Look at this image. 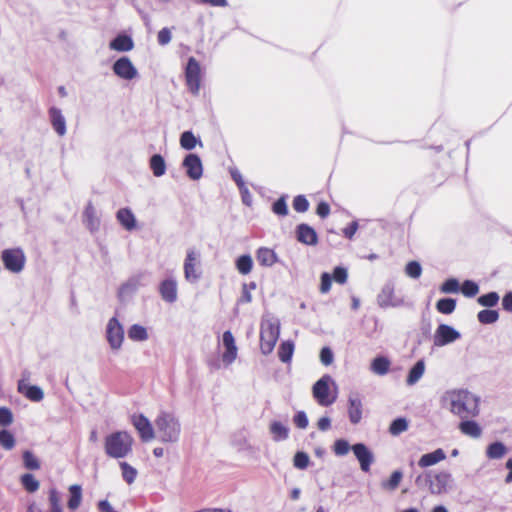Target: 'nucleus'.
Listing matches in <instances>:
<instances>
[{"label":"nucleus","instance_id":"f257e3e1","mask_svg":"<svg viewBox=\"0 0 512 512\" xmlns=\"http://www.w3.org/2000/svg\"><path fill=\"white\" fill-rule=\"evenodd\" d=\"M450 411L461 419H469L479 414V399L466 390L451 391Z\"/></svg>","mask_w":512,"mask_h":512},{"label":"nucleus","instance_id":"f03ea898","mask_svg":"<svg viewBox=\"0 0 512 512\" xmlns=\"http://www.w3.org/2000/svg\"><path fill=\"white\" fill-rule=\"evenodd\" d=\"M133 443L134 439L128 432L118 431L106 437L104 449L110 457L124 458L132 451Z\"/></svg>","mask_w":512,"mask_h":512},{"label":"nucleus","instance_id":"7ed1b4c3","mask_svg":"<svg viewBox=\"0 0 512 512\" xmlns=\"http://www.w3.org/2000/svg\"><path fill=\"white\" fill-rule=\"evenodd\" d=\"M155 426L160 441L172 443L179 439L180 423L173 414L161 412L155 419Z\"/></svg>","mask_w":512,"mask_h":512},{"label":"nucleus","instance_id":"20e7f679","mask_svg":"<svg viewBox=\"0 0 512 512\" xmlns=\"http://www.w3.org/2000/svg\"><path fill=\"white\" fill-rule=\"evenodd\" d=\"M280 325L278 322L267 321L261 324L260 349L265 355L270 354L279 338Z\"/></svg>","mask_w":512,"mask_h":512},{"label":"nucleus","instance_id":"39448f33","mask_svg":"<svg viewBox=\"0 0 512 512\" xmlns=\"http://www.w3.org/2000/svg\"><path fill=\"white\" fill-rule=\"evenodd\" d=\"M1 260L5 269L12 273H20L26 263V257L22 249L11 248L5 249L1 253Z\"/></svg>","mask_w":512,"mask_h":512},{"label":"nucleus","instance_id":"423d86ee","mask_svg":"<svg viewBox=\"0 0 512 512\" xmlns=\"http://www.w3.org/2000/svg\"><path fill=\"white\" fill-rule=\"evenodd\" d=\"M331 378L329 375H324L320 378L312 388V394L316 402L321 406H330L336 401V395L330 392L329 383Z\"/></svg>","mask_w":512,"mask_h":512},{"label":"nucleus","instance_id":"0eeeda50","mask_svg":"<svg viewBox=\"0 0 512 512\" xmlns=\"http://www.w3.org/2000/svg\"><path fill=\"white\" fill-rule=\"evenodd\" d=\"M185 81L188 90L192 94L197 95L199 93L201 84V67L199 62L194 57H190L188 59L185 68Z\"/></svg>","mask_w":512,"mask_h":512},{"label":"nucleus","instance_id":"6e6552de","mask_svg":"<svg viewBox=\"0 0 512 512\" xmlns=\"http://www.w3.org/2000/svg\"><path fill=\"white\" fill-rule=\"evenodd\" d=\"M201 274L200 254L195 249H190L184 261L185 279L190 283H196L200 279Z\"/></svg>","mask_w":512,"mask_h":512},{"label":"nucleus","instance_id":"1a4fd4ad","mask_svg":"<svg viewBox=\"0 0 512 512\" xmlns=\"http://www.w3.org/2000/svg\"><path fill=\"white\" fill-rule=\"evenodd\" d=\"M131 423L137 430L139 437L143 442H149L155 437L152 424L143 414L132 415Z\"/></svg>","mask_w":512,"mask_h":512},{"label":"nucleus","instance_id":"9d476101","mask_svg":"<svg viewBox=\"0 0 512 512\" xmlns=\"http://www.w3.org/2000/svg\"><path fill=\"white\" fill-rule=\"evenodd\" d=\"M460 338V333L447 324H440L434 334V345L441 347Z\"/></svg>","mask_w":512,"mask_h":512},{"label":"nucleus","instance_id":"9b49d317","mask_svg":"<svg viewBox=\"0 0 512 512\" xmlns=\"http://www.w3.org/2000/svg\"><path fill=\"white\" fill-rule=\"evenodd\" d=\"M112 70L115 75L124 80H132L138 74L131 60L125 56L114 62Z\"/></svg>","mask_w":512,"mask_h":512},{"label":"nucleus","instance_id":"f8f14e48","mask_svg":"<svg viewBox=\"0 0 512 512\" xmlns=\"http://www.w3.org/2000/svg\"><path fill=\"white\" fill-rule=\"evenodd\" d=\"M106 338L113 349H118L123 342L124 331L115 317L111 318L107 324Z\"/></svg>","mask_w":512,"mask_h":512},{"label":"nucleus","instance_id":"ddd939ff","mask_svg":"<svg viewBox=\"0 0 512 512\" xmlns=\"http://www.w3.org/2000/svg\"><path fill=\"white\" fill-rule=\"evenodd\" d=\"M351 450L359 461L361 470L363 472H369L374 461V457L368 447L363 443H357L351 446Z\"/></svg>","mask_w":512,"mask_h":512},{"label":"nucleus","instance_id":"4468645a","mask_svg":"<svg viewBox=\"0 0 512 512\" xmlns=\"http://www.w3.org/2000/svg\"><path fill=\"white\" fill-rule=\"evenodd\" d=\"M183 167L186 169L187 176L192 180H198L203 174L201 159L196 154H188L183 160Z\"/></svg>","mask_w":512,"mask_h":512},{"label":"nucleus","instance_id":"2eb2a0df","mask_svg":"<svg viewBox=\"0 0 512 512\" xmlns=\"http://www.w3.org/2000/svg\"><path fill=\"white\" fill-rule=\"evenodd\" d=\"M223 346L225 347V352L222 354V361L224 364L230 365L236 359L238 350L234 336L229 330L223 333Z\"/></svg>","mask_w":512,"mask_h":512},{"label":"nucleus","instance_id":"dca6fc26","mask_svg":"<svg viewBox=\"0 0 512 512\" xmlns=\"http://www.w3.org/2000/svg\"><path fill=\"white\" fill-rule=\"evenodd\" d=\"M377 301L380 307H396L399 306L402 301L395 295V290L392 285H385L381 292L377 296Z\"/></svg>","mask_w":512,"mask_h":512},{"label":"nucleus","instance_id":"f3484780","mask_svg":"<svg viewBox=\"0 0 512 512\" xmlns=\"http://www.w3.org/2000/svg\"><path fill=\"white\" fill-rule=\"evenodd\" d=\"M297 240L305 245L314 246L318 243L316 231L308 224H299L296 228Z\"/></svg>","mask_w":512,"mask_h":512},{"label":"nucleus","instance_id":"a211bd4d","mask_svg":"<svg viewBox=\"0 0 512 512\" xmlns=\"http://www.w3.org/2000/svg\"><path fill=\"white\" fill-rule=\"evenodd\" d=\"M161 298L168 303H173L177 299V283L174 279H165L159 285Z\"/></svg>","mask_w":512,"mask_h":512},{"label":"nucleus","instance_id":"6ab92c4d","mask_svg":"<svg viewBox=\"0 0 512 512\" xmlns=\"http://www.w3.org/2000/svg\"><path fill=\"white\" fill-rule=\"evenodd\" d=\"M348 403L349 420L352 424H358L362 419V401L358 395H350Z\"/></svg>","mask_w":512,"mask_h":512},{"label":"nucleus","instance_id":"aec40b11","mask_svg":"<svg viewBox=\"0 0 512 512\" xmlns=\"http://www.w3.org/2000/svg\"><path fill=\"white\" fill-rule=\"evenodd\" d=\"M446 459V454L443 449L438 448L431 453L424 454L420 457L418 465L421 468H426L435 465Z\"/></svg>","mask_w":512,"mask_h":512},{"label":"nucleus","instance_id":"412c9836","mask_svg":"<svg viewBox=\"0 0 512 512\" xmlns=\"http://www.w3.org/2000/svg\"><path fill=\"white\" fill-rule=\"evenodd\" d=\"M458 428L462 434L471 438H479L482 435V428L473 420L462 419Z\"/></svg>","mask_w":512,"mask_h":512},{"label":"nucleus","instance_id":"4be33fe9","mask_svg":"<svg viewBox=\"0 0 512 512\" xmlns=\"http://www.w3.org/2000/svg\"><path fill=\"white\" fill-rule=\"evenodd\" d=\"M50 120L54 130L60 135L63 136L66 133V121L64 116L61 113V110L58 108H51L49 111Z\"/></svg>","mask_w":512,"mask_h":512},{"label":"nucleus","instance_id":"5701e85b","mask_svg":"<svg viewBox=\"0 0 512 512\" xmlns=\"http://www.w3.org/2000/svg\"><path fill=\"white\" fill-rule=\"evenodd\" d=\"M18 390L20 393H22L32 401H40L43 399L44 396L43 391L40 387L27 385L23 381L19 382Z\"/></svg>","mask_w":512,"mask_h":512},{"label":"nucleus","instance_id":"b1692460","mask_svg":"<svg viewBox=\"0 0 512 512\" xmlns=\"http://www.w3.org/2000/svg\"><path fill=\"white\" fill-rule=\"evenodd\" d=\"M117 220L128 231L136 228L135 216L128 208H122L117 212Z\"/></svg>","mask_w":512,"mask_h":512},{"label":"nucleus","instance_id":"393cba45","mask_svg":"<svg viewBox=\"0 0 512 512\" xmlns=\"http://www.w3.org/2000/svg\"><path fill=\"white\" fill-rule=\"evenodd\" d=\"M256 259L261 266H272L277 261L274 250L262 247L256 252Z\"/></svg>","mask_w":512,"mask_h":512},{"label":"nucleus","instance_id":"a878e982","mask_svg":"<svg viewBox=\"0 0 512 512\" xmlns=\"http://www.w3.org/2000/svg\"><path fill=\"white\" fill-rule=\"evenodd\" d=\"M391 362L387 357L378 356L371 362V371L377 375H385L389 372Z\"/></svg>","mask_w":512,"mask_h":512},{"label":"nucleus","instance_id":"bb28decb","mask_svg":"<svg viewBox=\"0 0 512 512\" xmlns=\"http://www.w3.org/2000/svg\"><path fill=\"white\" fill-rule=\"evenodd\" d=\"M133 41L127 35H118L110 43V48L120 52L130 51L133 48Z\"/></svg>","mask_w":512,"mask_h":512},{"label":"nucleus","instance_id":"cd10ccee","mask_svg":"<svg viewBox=\"0 0 512 512\" xmlns=\"http://www.w3.org/2000/svg\"><path fill=\"white\" fill-rule=\"evenodd\" d=\"M425 371V363L424 360H419L415 363V365L410 369L406 383L407 385H414L417 383L420 378L423 376Z\"/></svg>","mask_w":512,"mask_h":512},{"label":"nucleus","instance_id":"c85d7f7f","mask_svg":"<svg viewBox=\"0 0 512 512\" xmlns=\"http://www.w3.org/2000/svg\"><path fill=\"white\" fill-rule=\"evenodd\" d=\"M149 166L155 177H161L166 172V163L160 154H154L150 158Z\"/></svg>","mask_w":512,"mask_h":512},{"label":"nucleus","instance_id":"c756f323","mask_svg":"<svg viewBox=\"0 0 512 512\" xmlns=\"http://www.w3.org/2000/svg\"><path fill=\"white\" fill-rule=\"evenodd\" d=\"M70 497L68 500V508L71 510L77 509L82 501V489L79 485L74 484L69 488Z\"/></svg>","mask_w":512,"mask_h":512},{"label":"nucleus","instance_id":"7c9ffc66","mask_svg":"<svg viewBox=\"0 0 512 512\" xmlns=\"http://www.w3.org/2000/svg\"><path fill=\"white\" fill-rule=\"evenodd\" d=\"M270 432L273 435L275 441H281L288 438L289 430L279 421H273L270 424Z\"/></svg>","mask_w":512,"mask_h":512},{"label":"nucleus","instance_id":"2f4dec72","mask_svg":"<svg viewBox=\"0 0 512 512\" xmlns=\"http://www.w3.org/2000/svg\"><path fill=\"white\" fill-rule=\"evenodd\" d=\"M235 266L242 275H247L252 271L253 261L250 255H241L236 259Z\"/></svg>","mask_w":512,"mask_h":512},{"label":"nucleus","instance_id":"473e14b6","mask_svg":"<svg viewBox=\"0 0 512 512\" xmlns=\"http://www.w3.org/2000/svg\"><path fill=\"white\" fill-rule=\"evenodd\" d=\"M507 452L506 446L501 442L491 443L486 450V456L489 459H500Z\"/></svg>","mask_w":512,"mask_h":512},{"label":"nucleus","instance_id":"72a5a7b5","mask_svg":"<svg viewBox=\"0 0 512 512\" xmlns=\"http://www.w3.org/2000/svg\"><path fill=\"white\" fill-rule=\"evenodd\" d=\"M294 352V344L291 341L282 342L278 349V357L283 363L290 362Z\"/></svg>","mask_w":512,"mask_h":512},{"label":"nucleus","instance_id":"f704fd0d","mask_svg":"<svg viewBox=\"0 0 512 512\" xmlns=\"http://www.w3.org/2000/svg\"><path fill=\"white\" fill-rule=\"evenodd\" d=\"M456 308V300L452 298H442L437 301L436 309L442 314H451Z\"/></svg>","mask_w":512,"mask_h":512},{"label":"nucleus","instance_id":"c9c22d12","mask_svg":"<svg viewBox=\"0 0 512 512\" xmlns=\"http://www.w3.org/2000/svg\"><path fill=\"white\" fill-rule=\"evenodd\" d=\"M128 337L133 341H144L148 338V333L145 327L134 324L128 330Z\"/></svg>","mask_w":512,"mask_h":512},{"label":"nucleus","instance_id":"e433bc0d","mask_svg":"<svg viewBox=\"0 0 512 512\" xmlns=\"http://www.w3.org/2000/svg\"><path fill=\"white\" fill-rule=\"evenodd\" d=\"M477 318L482 324H492L498 320L499 314L496 310L484 309L478 313Z\"/></svg>","mask_w":512,"mask_h":512},{"label":"nucleus","instance_id":"4c0bfd02","mask_svg":"<svg viewBox=\"0 0 512 512\" xmlns=\"http://www.w3.org/2000/svg\"><path fill=\"white\" fill-rule=\"evenodd\" d=\"M255 289H256L255 282L244 283L242 285V292H241L240 298L238 299V304L243 305V304L250 303L252 301L251 290H255Z\"/></svg>","mask_w":512,"mask_h":512},{"label":"nucleus","instance_id":"58836bf2","mask_svg":"<svg viewBox=\"0 0 512 512\" xmlns=\"http://www.w3.org/2000/svg\"><path fill=\"white\" fill-rule=\"evenodd\" d=\"M21 484L30 493L39 489V481L29 473L21 476Z\"/></svg>","mask_w":512,"mask_h":512},{"label":"nucleus","instance_id":"ea45409f","mask_svg":"<svg viewBox=\"0 0 512 512\" xmlns=\"http://www.w3.org/2000/svg\"><path fill=\"white\" fill-rule=\"evenodd\" d=\"M120 468L122 471V477L123 479L128 483L131 484L134 482L137 476V470L129 465L127 462H121Z\"/></svg>","mask_w":512,"mask_h":512},{"label":"nucleus","instance_id":"a19ab883","mask_svg":"<svg viewBox=\"0 0 512 512\" xmlns=\"http://www.w3.org/2000/svg\"><path fill=\"white\" fill-rule=\"evenodd\" d=\"M402 477H403L402 472L399 470H396L390 475V478L387 481L382 483V487L384 489L393 491L399 486V484L402 480Z\"/></svg>","mask_w":512,"mask_h":512},{"label":"nucleus","instance_id":"79ce46f5","mask_svg":"<svg viewBox=\"0 0 512 512\" xmlns=\"http://www.w3.org/2000/svg\"><path fill=\"white\" fill-rule=\"evenodd\" d=\"M197 144V139L191 131H185L180 137V145L186 150H192Z\"/></svg>","mask_w":512,"mask_h":512},{"label":"nucleus","instance_id":"37998d69","mask_svg":"<svg viewBox=\"0 0 512 512\" xmlns=\"http://www.w3.org/2000/svg\"><path fill=\"white\" fill-rule=\"evenodd\" d=\"M499 301V295L496 292H489L487 294L478 297L477 302L484 307H493L497 305Z\"/></svg>","mask_w":512,"mask_h":512},{"label":"nucleus","instance_id":"c03bdc74","mask_svg":"<svg viewBox=\"0 0 512 512\" xmlns=\"http://www.w3.org/2000/svg\"><path fill=\"white\" fill-rule=\"evenodd\" d=\"M408 429V422L405 418H397L395 419L389 427L390 434L396 436L401 434L402 432Z\"/></svg>","mask_w":512,"mask_h":512},{"label":"nucleus","instance_id":"a18cd8bd","mask_svg":"<svg viewBox=\"0 0 512 512\" xmlns=\"http://www.w3.org/2000/svg\"><path fill=\"white\" fill-rule=\"evenodd\" d=\"M23 462L24 466L29 470H38L40 468L38 458L31 451H24Z\"/></svg>","mask_w":512,"mask_h":512},{"label":"nucleus","instance_id":"49530a36","mask_svg":"<svg viewBox=\"0 0 512 512\" xmlns=\"http://www.w3.org/2000/svg\"><path fill=\"white\" fill-rule=\"evenodd\" d=\"M0 445L6 450H11L15 446V438L10 431H0Z\"/></svg>","mask_w":512,"mask_h":512},{"label":"nucleus","instance_id":"de8ad7c7","mask_svg":"<svg viewBox=\"0 0 512 512\" xmlns=\"http://www.w3.org/2000/svg\"><path fill=\"white\" fill-rule=\"evenodd\" d=\"M461 292L466 297H474L479 292V286L472 280H465L461 286Z\"/></svg>","mask_w":512,"mask_h":512},{"label":"nucleus","instance_id":"09e8293b","mask_svg":"<svg viewBox=\"0 0 512 512\" xmlns=\"http://www.w3.org/2000/svg\"><path fill=\"white\" fill-rule=\"evenodd\" d=\"M293 209L296 212L304 213L309 209V202L304 195H298L293 199Z\"/></svg>","mask_w":512,"mask_h":512},{"label":"nucleus","instance_id":"8fccbe9b","mask_svg":"<svg viewBox=\"0 0 512 512\" xmlns=\"http://www.w3.org/2000/svg\"><path fill=\"white\" fill-rule=\"evenodd\" d=\"M293 464L298 469H305L309 465V456L305 452H297L293 458Z\"/></svg>","mask_w":512,"mask_h":512},{"label":"nucleus","instance_id":"3c124183","mask_svg":"<svg viewBox=\"0 0 512 512\" xmlns=\"http://www.w3.org/2000/svg\"><path fill=\"white\" fill-rule=\"evenodd\" d=\"M405 272L411 278H419L422 273L421 265L417 261H410L406 267Z\"/></svg>","mask_w":512,"mask_h":512},{"label":"nucleus","instance_id":"603ef678","mask_svg":"<svg viewBox=\"0 0 512 512\" xmlns=\"http://www.w3.org/2000/svg\"><path fill=\"white\" fill-rule=\"evenodd\" d=\"M272 211L279 216H286L288 214V207L284 197H280L273 203Z\"/></svg>","mask_w":512,"mask_h":512},{"label":"nucleus","instance_id":"864d4df0","mask_svg":"<svg viewBox=\"0 0 512 512\" xmlns=\"http://www.w3.org/2000/svg\"><path fill=\"white\" fill-rule=\"evenodd\" d=\"M459 282L455 278L447 279L442 285H441V292L443 293H456L459 291Z\"/></svg>","mask_w":512,"mask_h":512},{"label":"nucleus","instance_id":"5fc2aeb1","mask_svg":"<svg viewBox=\"0 0 512 512\" xmlns=\"http://www.w3.org/2000/svg\"><path fill=\"white\" fill-rule=\"evenodd\" d=\"M49 502L51 511H63L61 508V498L56 489H51L49 491Z\"/></svg>","mask_w":512,"mask_h":512},{"label":"nucleus","instance_id":"6e6d98bb","mask_svg":"<svg viewBox=\"0 0 512 512\" xmlns=\"http://www.w3.org/2000/svg\"><path fill=\"white\" fill-rule=\"evenodd\" d=\"M333 449L336 455L343 456L349 452L351 447L346 440L339 439L334 443Z\"/></svg>","mask_w":512,"mask_h":512},{"label":"nucleus","instance_id":"4d7b16f0","mask_svg":"<svg viewBox=\"0 0 512 512\" xmlns=\"http://www.w3.org/2000/svg\"><path fill=\"white\" fill-rule=\"evenodd\" d=\"M171 30L167 27L162 28L157 34V41L159 45L165 46L171 41Z\"/></svg>","mask_w":512,"mask_h":512},{"label":"nucleus","instance_id":"13d9d810","mask_svg":"<svg viewBox=\"0 0 512 512\" xmlns=\"http://www.w3.org/2000/svg\"><path fill=\"white\" fill-rule=\"evenodd\" d=\"M13 422V414L10 409L6 407H0V425L8 426Z\"/></svg>","mask_w":512,"mask_h":512},{"label":"nucleus","instance_id":"bf43d9fd","mask_svg":"<svg viewBox=\"0 0 512 512\" xmlns=\"http://www.w3.org/2000/svg\"><path fill=\"white\" fill-rule=\"evenodd\" d=\"M347 270L343 267H336L333 271V277L335 282L344 284L347 281Z\"/></svg>","mask_w":512,"mask_h":512},{"label":"nucleus","instance_id":"052dcab7","mask_svg":"<svg viewBox=\"0 0 512 512\" xmlns=\"http://www.w3.org/2000/svg\"><path fill=\"white\" fill-rule=\"evenodd\" d=\"M332 284V277L330 274L324 272L321 275L320 292L326 294L330 291Z\"/></svg>","mask_w":512,"mask_h":512},{"label":"nucleus","instance_id":"680f3d73","mask_svg":"<svg viewBox=\"0 0 512 512\" xmlns=\"http://www.w3.org/2000/svg\"><path fill=\"white\" fill-rule=\"evenodd\" d=\"M85 222L91 231L94 230V207L91 203L87 206L85 212Z\"/></svg>","mask_w":512,"mask_h":512},{"label":"nucleus","instance_id":"e2e57ef3","mask_svg":"<svg viewBox=\"0 0 512 512\" xmlns=\"http://www.w3.org/2000/svg\"><path fill=\"white\" fill-rule=\"evenodd\" d=\"M293 422L294 424L300 428V429H305L307 426H308V418L305 414V412L303 411H300L298 412L294 418H293Z\"/></svg>","mask_w":512,"mask_h":512},{"label":"nucleus","instance_id":"0e129e2a","mask_svg":"<svg viewBox=\"0 0 512 512\" xmlns=\"http://www.w3.org/2000/svg\"><path fill=\"white\" fill-rule=\"evenodd\" d=\"M320 360L325 366H328L333 362V353L330 348L324 347L321 349Z\"/></svg>","mask_w":512,"mask_h":512},{"label":"nucleus","instance_id":"69168bd1","mask_svg":"<svg viewBox=\"0 0 512 512\" xmlns=\"http://www.w3.org/2000/svg\"><path fill=\"white\" fill-rule=\"evenodd\" d=\"M358 222L357 221H352L351 223H349L343 230V235L347 238V239H352L353 236L355 235V233L357 232L358 230Z\"/></svg>","mask_w":512,"mask_h":512},{"label":"nucleus","instance_id":"338daca9","mask_svg":"<svg viewBox=\"0 0 512 512\" xmlns=\"http://www.w3.org/2000/svg\"><path fill=\"white\" fill-rule=\"evenodd\" d=\"M316 213L321 218H326L330 214V206L327 202H320L317 205Z\"/></svg>","mask_w":512,"mask_h":512},{"label":"nucleus","instance_id":"774afa93","mask_svg":"<svg viewBox=\"0 0 512 512\" xmlns=\"http://www.w3.org/2000/svg\"><path fill=\"white\" fill-rule=\"evenodd\" d=\"M503 309L512 312V292L507 293L502 299Z\"/></svg>","mask_w":512,"mask_h":512}]
</instances>
